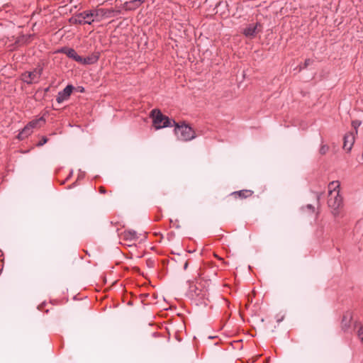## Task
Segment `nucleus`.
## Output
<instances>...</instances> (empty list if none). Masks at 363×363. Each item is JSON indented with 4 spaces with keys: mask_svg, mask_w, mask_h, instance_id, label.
Returning a JSON list of instances; mask_svg holds the SVG:
<instances>
[{
    "mask_svg": "<svg viewBox=\"0 0 363 363\" xmlns=\"http://www.w3.org/2000/svg\"><path fill=\"white\" fill-rule=\"evenodd\" d=\"M48 142V138L46 137H43L40 141L38 143V146H43Z\"/></svg>",
    "mask_w": 363,
    "mask_h": 363,
    "instance_id": "a211bd4d",
    "label": "nucleus"
},
{
    "mask_svg": "<svg viewBox=\"0 0 363 363\" xmlns=\"http://www.w3.org/2000/svg\"><path fill=\"white\" fill-rule=\"evenodd\" d=\"M145 0H132L125 3V8L128 10H134L138 8Z\"/></svg>",
    "mask_w": 363,
    "mask_h": 363,
    "instance_id": "f8f14e48",
    "label": "nucleus"
},
{
    "mask_svg": "<svg viewBox=\"0 0 363 363\" xmlns=\"http://www.w3.org/2000/svg\"><path fill=\"white\" fill-rule=\"evenodd\" d=\"M354 143V135L352 133L345 134L344 137L343 148L350 152Z\"/></svg>",
    "mask_w": 363,
    "mask_h": 363,
    "instance_id": "1a4fd4ad",
    "label": "nucleus"
},
{
    "mask_svg": "<svg viewBox=\"0 0 363 363\" xmlns=\"http://www.w3.org/2000/svg\"><path fill=\"white\" fill-rule=\"evenodd\" d=\"M125 239L133 240L136 239V232L135 230H126L123 233Z\"/></svg>",
    "mask_w": 363,
    "mask_h": 363,
    "instance_id": "2eb2a0df",
    "label": "nucleus"
},
{
    "mask_svg": "<svg viewBox=\"0 0 363 363\" xmlns=\"http://www.w3.org/2000/svg\"><path fill=\"white\" fill-rule=\"evenodd\" d=\"M253 194V191L251 190H241L239 191H235L233 192L230 196H233L234 199H246L250 196H251Z\"/></svg>",
    "mask_w": 363,
    "mask_h": 363,
    "instance_id": "9d476101",
    "label": "nucleus"
},
{
    "mask_svg": "<svg viewBox=\"0 0 363 363\" xmlns=\"http://www.w3.org/2000/svg\"><path fill=\"white\" fill-rule=\"evenodd\" d=\"M358 337L360 338L362 342H363V328H360L357 332Z\"/></svg>",
    "mask_w": 363,
    "mask_h": 363,
    "instance_id": "f3484780",
    "label": "nucleus"
},
{
    "mask_svg": "<svg viewBox=\"0 0 363 363\" xmlns=\"http://www.w3.org/2000/svg\"><path fill=\"white\" fill-rule=\"evenodd\" d=\"M350 319L351 318V315L350 313H347L344 316H343V320H346L347 319Z\"/></svg>",
    "mask_w": 363,
    "mask_h": 363,
    "instance_id": "6ab92c4d",
    "label": "nucleus"
},
{
    "mask_svg": "<svg viewBox=\"0 0 363 363\" xmlns=\"http://www.w3.org/2000/svg\"><path fill=\"white\" fill-rule=\"evenodd\" d=\"M89 12H91L93 22L94 21H100L106 14V11L104 9L89 11Z\"/></svg>",
    "mask_w": 363,
    "mask_h": 363,
    "instance_id": "9b49d317",
    "label": "nucleus"
},
{
    "mask_svg": "<svg viewBox=\"0 0 363 363\" xmlns=\"http://www.w3.org/2000/svg\"><path fill=\"white\" fill-rule=\"evenodd\" d=\"M99 189V192L101 194H105L106 193V189H105V188L104 186H100Z\"/></svg>",
    "mask_w": 363,
    "mask_h": 363,
    "instance_id": "aec40b11",
    "label": "nucleus"
},
{
    "mask_svg": "<svg viewBox=\"0 0 363 363\" xmlns=\"http://www.w3.org/2000/svg\"><path fill=\"white\" fill-rule=\"evenodd\" d=\"M353 125L354 126V128H356L357 125H359L360 123H357V122H353Z\"/></svg>",
    "mask_w": 363,
    "mask_h": 363,
    "instance_id": "4be33fe9",
    "label": "nucleus"
},
{
    "mask_svg": "<svg viewBox=\"0 0 363 363\" xmlns=\"http://www.w3.org/2000/svg\"><path fill=\"white\" fill-rule=\"evenodd\" d=\"M329 150V147L326 145H322L320 148V153L321 155H325Z\"/></svg>",
    "mask_w": 363,
    "mask_h": 363,
    "instance_id": "dca6fc26",
    "label": "nucleus"
},
{
    "mask_svg": "<svg viewBox=\"0 0 363 363\" xmlns=\"http://www.w3.org/2000/svg\"><path fill=\"white\" fill-rule=\"evenodd\" d=\"M79 91H84V89H83V88H81V89H79Z\"/></svg>",
    "mask_w": 363,
    "mask_h": 363,
    "instance_id": "5701e85b",
    "label": "nucleus"
},
{
    "mask_svg": "<svg viewBox=\"0 0 363 363\" xmlns=\"http://www.w3.org/2000/svg\"><path fill=\"white\" fill-rule=\"evenodd\" d=\"M79 91H84V89H83V88H81V89H79Z\"/></svg>",
    "mask_w": 363,
    "mask_h": 363,
    "instance_id": "b1692460",
    "label": "nucleus"
},
{
    "mask_svg": "<svg viewBox=\"0 0 363 363\" xmlns=\"http://www.w3.org/2000/svg\"><path fill=\"white\" fill-rule=\"evenodd\" d=\"M42 71V68H37L33 72H26L23 74V80L28 84L36 82L40 79Z\"/></svg>",
    "mask_w": 363,
    "mask_h": 363,
    "instance_id": "39448f33",
    "label": "nucleus"
},
{
    "mask_svg": "<svg viewBox=\"0 0 363 363\" xmlns=\"http://www.w3.org/2000/svg\"><path fill=\"white\" fill-rule=\"evenodd\" d=\"M32 128H30L28 125L21 130V132L18 134V138L19 140H23L27 138L32 133Z\"/></svg>",
    "mask_w": 363,
    "mask_h": 363,
    "instance_id": "ddd939ff",
    "label": "nucleus"
},
{
    "mask_svg": "<svg viewBox=\"0 0 363 363\" xmlns=\"http://www.w3.org/2000/svg\"><path fill=\"white\" fill-rule=\"evenodd\" d=\"M45 122L44 119L43 117L38 118V119H35V120H33L32 121H30L28 125L30 126V128H31L32 129L33 128H38V127H40L41 126V124Z\"/></svg>",
    "mask_w": 363,
    "mask_h": 363,
    "instance_id": "4468645a",
    "label": "nucleus"
},
{
    "mask_svg": "<svg viewBox=\"0 0 363 363\" xmlns=\"http://www.w3.org/2000/svg\"><path fill=\"white\" fill-rule=\"evenodd\" d=\"M74 87L72 85H67L62 91L58 93L57 96V101L59 104L62 103L64 101L67 100L71 95Z\"/></svg>",
    "mask_w": 363,
    "mask_h": 363,
    "instance_id": "6e6552de",
    "label": "nucleus"
},
{
    "mask_svg": "<svg viewBox=\"0 0 363 363\" xmlns=\"http://www.w3.org/2000/svg\"><path fill=\"white\" fill-rule=\"evenodd\" d=\"M173 125H175V133L178 139L183 141H189L196 138V134L194 130L186 125H178L175 121H173Z\"/></svg>",
    "mask_w": 363,
    "mask_h": 363,
    "instance_id": "f03ea898",
    "label": "nucleus"
},
{
    "mask_svg": "<svg viewBox=\"0 0 363 363\" xmlns=\"http://www.w3.org/2000/svg\"><path fill=\"white\" fill-rule=\"evenodd\" d=\"M64 52L70 58L82 64H89V59H84L79 56L74 49L69 48L64 51Z\"/></svg>",
    "mask_w": 363,
    "mask_h": 363,
    "instance_id": "0eeeda50",
    "label": "nucleus"
},
{
    "mask_svg": "<svg viewBox=\"0 0 363 363\" xmlns=\"http://www.w3.org/2000/svg\"><path fill=\"white\" fill-rule=\"evenodd\" d=\"M269 362V359H266L265 361V363H268Z\"/></svg>",
    "mask_w": 363,
    "mask_h": 363,
    "instance_id": "393cba45",
    "label": "nucleus"
},
{
    "mask_svg": "<svg viewBox=\"0 0 363 363\" xmlns=\"http://www.w3.org/2000/svg\"><path fill=\"white\" fill-rule=\"evenodd\" d=\"M260 31L261 26L259 24H250L244 29L243 34L247 38H252Z\"/></svg>",
    "mask_w": 363,
    "mask_h": 363,
    "instance_id": "423d86ee",
    "label": "nucleus"
},
{
    "mask_svg": "<svg viewBox=\"0 0 363 363\" xmlns=\"http://www.w3.org/2000/svg\"><path fill=\"white\" fill-rule=\"evenodd\" d=\"M71 21L73 23L78 24H91L93 22L91 12H89V11L79 13L75 17L72 18Z\"/></svg>",
    "mask_w": 363,
    "mask_h": 363,
    "instance_id": "20e7f679",
    "label": "nucleus"
},
{
    "mask_svg": "<svg viewBox=\"0 0 363 363\" xmlns=\"http://www.w3.org/2000/svg\"><path fill=\"white\" fill-rule=\"evenodd\" d=\"M311 61L310 59H307L305 61L304 67H306L308 65L311 64Z\"/></svg>",
    "mask_w": 363,
    "mask_h": 363,
    "instance_id": "412c9836",
    "label": "nucleus"
},
{
    "mask_svg": "<svg viewBox=\"0 0 363 363\" xmlns=\"http://www.w3.org/2000/svg\"><path fill=\"white\" fill-rule=\"evenodd\" d=\"M340 182L333 181L328 185V205L331 208L332 213L337 216L340 214V211L342 208V199L340 195Z\"/></svg>",
    "mask_w": 363,
    "mask_h": 363,
    "instance_id": "f257e3e1",
    "label": "nucleus"
},
{
    "mask_svg": "<svg viewBox=\"0 0 363 363\" xmlns=\"http://www.w3.org/2000/svg\"><path fill=\"white\" fill-rule=\"evenodd\" d=\"M150 116L153 119V125L156 129L173 125L169 118L163 115L160 110L153 109Z\"/></svg>",
    "mask_w": 363,
    "mask_h": 363,
    "instance_id": "7ed1b4c3",
    "label": "nucleus"
}]
</instances>
